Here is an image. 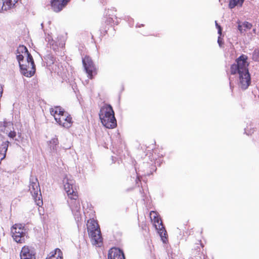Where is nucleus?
Masks as SVG:
<instances>
[{
	"instance_id": "obj_48",
	"label": "nucleus",
	"mask_w": 259,
	"mask_h": 259,
	"mask_svg": "<svg viewBox=\"0 0 259 259\" xmlns=\"http://www.w3.org/2000/svg\"><path fill=\"white\" fill-rule=\"evenodd\" d=\"M1 131L2 132H4V130H3V129L1 130Z\"/></svg>"
},
{
	"instance_id": "obj_41",
	"label": "nucleus",
	"mask_w": 259,
	"mask_h": 259,
	"mask_svg": "<svg viewBox=\"0 0 259 259\" xmlns=\"http://www.w3.org/2000/svg\"><path fill=\"white\" fill-rule=\"evenodd\" d=\"M144 26V24H141L140 25H138V24H137L136 27H142H142H143Z\"/></svg>"
},
{
	"instance_id": "obj_8",
	"label": "nucleus",
	"mask_w": 259,
	"mask_h": 259,
	"mask_svg": "<svg viewBox=\"0 0 259 259\" xmlns=\"http://www.w3.org/2000/svg\"><path fill=\"white\" fill-rule=\"evenodd\" d=\"M198 243H195L194 247L192 249L191 256L189 259H205V255L202 250L204 245L201 240L198 241Z\"/></svg>"
},
{
	"instance_id": "obj_42",
	"label": "nucleus",
	"mask_w": 259,
	"mask_h": 259,
	"mask_svg": "<svg viewBox=\"0 0 259 259\" xmlns=\"http://www.w3.org/2000/svg\"><path fill=\"white\" fill-rule=\"evenodd\" d=\"M3 92V90H0V98H1L2 97V96Z\"/></svg>"
},
{
	"instance_id": "obj_24",
	"label": "nucleus",
	"mask_w": 259,
	"mask_h": 259,
	"mask_svg": "<svg viewBox=\"0 0 259 259\" xmlns=\"http://www.w3.org/2000/svg\"><path fill=\"white\" fill-rule=\"evenodd\" d=\"M27 55V62L28 63H30L31 66H32V68H35V65L34 63V60L31 54L29 52V51L26 53Z\"/></svg>"
},
{
	"instance_id": "obj_36",
	"label": "nucleus",
	"mask_w": 259,
	"mask_h": 259,
	"mask_svg": "<svg viewBox=\"0 0 259 259\" xmlns=\"http://www.w3.org/2000/svg\"><path fill=\"white\" fill-rule=\"evenodd\" d=\"M238 29L239 30V31L241 33H243V29H242V26L241 25L239 24L238 25Z\"/></svg>"
},
{
	"instance_id": "obj_16",
	"label": "nucleus",
	"mask_w": 259,
	"mask_h": 259,
	"mask_svg": "<svg viewBox=\"0 0 259 259\" xmlns=\"http://www.w3.org/2000/svg\"><path fill=\"white\" fill-rule=\"evenodd\" d=\"M103 125L108 128H113L117 125L116 119L114 116H110L105 119H102Z\"/></svg>"
},
{
	"instance_id": "obj_9",
	"label": "nucleus",
	"mask_w": 259,
	"mask_h": 259,
	"mask_svg": "<svg viewBox=\"0 0 259 259\" xmlns=\"http://www.w3.org/2000/svg\"><path fill=\"white\" fill-rule=\"evenodd\" d=\"M36 250L34 247L28 245L24 246L21 250V259H35Z\"/></svg>"
},
{
	"instance_id": "obj_17",
	"label": "nucleus",
	"mask_w": 259,
	"mask_h": 259,
	"mask_svg": "<svg viewBox=\"0 0 259 259\" xmlns=\"http://www.w3.org/2000/svg\"><path fill=\"white\" fill-rule=\"evenodd\" d=\"M19 67L21 73L26 77H30L33 76L35 73V68H31V69L28 71L27 70L28 66L26 64L20 63Z\"/></svg>"
},
{
	"instance_id": "obj_46",
	"label": "nucleus",
	"mask_w": 259,
	"mask_h": 259,
	"mask_svg": "<svg viewBox=\"0 0 259 259\" xmlns=\"http://www.w3.org/2000/svg\"><path fill=\"white\" fill-rule=\"evenodd\" d=\"M3 127V124H0V127Z\"/></svg>"
},
{
	"instance_id": "obj_38",
	"label": "nucleus",
	"mask_w": 259,
	"mask_h": 259,
	"mask_svg": "<svg viewBox=\"0 0 259 259\" xmlns=\"http://www.w3.org/2000/svg\"><path fill=\"white\" fill-rule=\"evenodd\" d=\"M245 0H237L238 2H240V6L241 7Z\"/></svg>"
},
{
	"instance_id": "obj_20",
	"label": "nucleus",
	"mask_w": 259,
	"mask_h": 259,
	"mask_svg": "<svg viewBox=\"0 0 259 259\" xmlns=\"http://www.w3.org/2000/svg\"><path fill=\"white\" fill-rule=\"evenodd\" d=\"M9 143L8 141H6L3 142L0 146V159L1 160L4 159L6 157Z\"/></svg>"
},
{
	"instance_id": "obj_5",
	"label": "nucleus",
	"mask_w": 259,
	"mask_h": 259,
	"mask_svg": "<svg viewBox=\"0 0 259 259\" xmlns=\"http://www.w3.org/2000/svg\"><path fill=\"white\" fill-rule=\"evenodd\" d=\"M29 191L36 204L40 206L43 204V202L37 178L31 175L29 179Z\"/></svg>"
},
{
	"instance_id": "obj_15",
	"label": "nucleus",
	"mask_w": 259,
	"mask_h": 259,
	"mask_svg": "<svg viewBox=\"0 0 259 259\" xmlns=\"http://www.w3.org/2000/svg\"><path fill=\"white\" fill-rule=\"evenodd\" d=\"M55 120L60 125L66 128L70 127L72 124V117L68 114L66 116L55 117Z\"/></svg>"
},
{
	"instance_id": "obj_26",
	"label": "nucleus",
	"mask_w": 259,
	"mask_h": 259,
	"mask_svg": "<svg viewBox=\"0 0 259 259\" xmlns=\"http://www.w3.org/2000/svg\"><path fill=\"white\" fill-rule=\"evenodd\" d=\"M252 59L255 62H259V49H255L252 53Z\"/></svg>"
},
{
	"instance_id": "obj_34",
	"label": "nucleus",
	"mask_w": 259,
	"mask_h": 259,
	"mask_svg": "<svg viewBox=\"0 0 259 259\" xmlns=\"http://www.w3.org/2000/svg\"><path fill=\"white\" fill-rule=\"evenodd\" d=\"M1 124H3V127L4 128L7 127L9 125H10L11 123L10 122H8L6 120L4 121L3 122H0Z\"/></svg>"
},
{
	"instance_id": "obj_37",
	"label": "nucleus",
	"mask_w": 259,
	"mask_h": 259,
	"mask_svg": "<svg viewBox=\"0 0 259 259\" xmlns=\"http://www.w3.org/2000/svg\"><path fill=\"white\" fill-rule=\"evenodd\" d=\"M55 109H56L58 110V113H59V111H61L63 109V108L60 106H55Z\"/></svg>"
},
{
	"instance_id": "obj_2",
	"label": "nucleus",
	"mask_w": 259,
	"mask_h": 259,
	"mask_svg": "<svg viewBox=\"0 0 259 259\" xmlns=\"http://www.w3.org/2000/svg\"><path fill=\"white\" fill-rule=\"evenodd\" d=\"M248 57L242 54L235 60V63L231 65L230 73L235 75L238 73L249 72L248 66L249 63L247 62Z\"/></svg>"
},
{
	"instance_id": "obj_32",
	"label": "nucleus",
	"mask_w": 259,
	"mask_h": 259,
	"mask_svg": "<svg viewBox=\"0 0 259 259\" xmlns=\"http://www.w3.org/2000/svg\"><path fill=\"white\" fill-rule=\"evenodd\" d=\"M58 115L60 116V117H62L63 116H66V114H68V113L66 112L65 110L63 109L61 111H59V113H58Z\"/></svg>"
},
{
	"instance_id": "obj_30",
	"label": "nucleus",
	"mask_w": 259,
	"mask_h": 259,
	"mask_svg": "<svg viewBox=\"0 0 259 259\" xmlns=\"http://www.w3.org/2000/svg\"><path fill=\"white\" fill-rule=\"evenodd\" d=\"M50 111L51 114L52 116H53L54 117V118H55V117H56V114H58V110L56 109H55V108H51L50 109Z\"/></svg>"
},
{
	"instance_id": "obj_22",
	"label": "nucleus",
	"mask_w": 259,
	"mask_h": 259,
	"mask_svg": "<svg viewBox=\"0 0 259 259\" xmlns=\"http://www.w3.org/2000/svg\"><path fill=\"white\" fill-rule=\"evenodd\" d=\"M45 39L46 41L48 42V45H50L51 49L53 50L54 51H56L57 50H58V47L57 42L53 40L51 36L48 35V36H47Z\"/></svg>"
},
{
	"instance_id": "obj_28",
	"label": "nucleus",
	"mask_w": 259,
	"mask_h": 259,
	"mask_svg": "<svg viewBox=\"0 0 259 259\" xmlns=\"http://www.w3.org/2000/svg\"><path fill=\"white\" fill-rule=\"evenodd\" d=\"M215 25L218 29V33L221 36L222 34L223 28L218 23L217 21H215Z\"/></svg>"
},
{
	"instance_id": "obj_47",
	"label": "nucleus",
	"mask_w": 259,
	"mask_h": 259,
	"mask_svg": "<svg viewBox=\"0 0 259 259\" xmlns=\"http://www.w3.org/2000/svg\"><path fill=\"white\" fill-rule=\"evenodd\" d=\"M15 141H19V140H18L17 139H15Z\"/></svg>"
},
{
	"instance_id": "obj_45",
	"label": "nucleus",
	"mask_w": 259,
	"mask_h": 259,
	"mask_svg": "<svg viewBox=\"0 0 259 259\" xmlns=\"http://www.w3.org/2000/svg\"><path fill=\"white\" fill-rule=\"evenodd\" d=\"M253 31L254 33H255L256 29H253Z\"/></svg>"
},
{
	"instance_id": "obj_43",
	"label": "nucleus",
	"mask_w": 259,
	"mask_h": 259,
	"mask_svg": "<svg viewBox=\"0 0 259 259\" xmlns=\"http://www.w3.org/2000/svg\"><path fill=\"white\" fill-rule=\"evenodd\" d=\"M41 28H44V24L43 23H41Z\"/></svg>"
},
{
	"instance_id": "obj_3",
	"label": "nucleus",
	"mask_w": 259,
	"mask_h": 259,
	"mask_svg": "<svg viewBox=\"0 0 259 259\" xmlns=\"http://www.w3.org/2000/svg\"><path fill=\"white\" fill-rule=\"evenodd\" d=\"M28 229L26 228L24 224H16L11 228L13 234L12 237L17 243H23L29 238L28 235Z\"/></svg>"
},
{
	"instance_id": "obj_23",
	"label": "nucleus",
	"mask_w": 259,
	"mask_h": 259,
	"mask_svg": "<svg viewBox=\"0 0 259 259\" xmlns=\"http://www.w3.org/2000/svg\"><path fill=\"white\" fill-rule=\"evenodd\" d=\"M113 23V20L112 18H110V17H108V18H106V20L105 22V23L108 25V29L106 28V27L105 28H100V31L101 32V33L102 32V31H104V34L107 33V31L109 29V26H110V25H112V24Z\"/></svg>"
},
{
	"instance_id": "obj_21",
	"label": "nucleus",
	"mask_w": 259,
	"mask_h": 259,
	"mask_svg": "<svg viewBox=\"0 0 259 259\" xmlns=\"http://www.w3.org/2000/svg\"><path fill=\"white\" fill-rule=\"evenodd\" d=\"M50 254V256L46 259H63V252L59 248H56Z\"/></svg>"
},
{
	"instance_id": "obj_19",
	"label": "nucleus",
	"mask_w": 259,
	"mask_h": 259,
	"mask_svg": "<svg viewBox=\"0 0 259 259\" xmlns=\"http://www.w3.org/2000/svg\"><path fill=\"white\" fill-rule=\"evenodd\" d=\"M44 65L47 67L51 66L56 61V57L51 53H48L44 56Z\"/></svg>"
},
{
	"instance_id": "obj_11",
	"label": "nucleus",
	"mask_w": 259,
	"mask_h": 259,
	"mask_svg": "<svg viewBox=\"0 0 259 259\" xmlns=\"http://www.w3.org/2000/svg\"><path fill=\"white\" fill-rule=\"evenodd\" d=\"M153 220L155 223L159 224L158 233L160 236L161 237L162 242L163 243H166L167 241V234L164 225L162 224L161 218H158L157 216L154 215L153 217Z\"/></svg>"
},
{
	"instance_id": "obj_49",
	"label": "nucleus",
	"mask_w": 259,
	"mask_h": 259,
	"mask_svg": "<svg viewBox=\"0 0 259 259\" xmlns=\"http://www.w3.org/2000/svg\"><path fill=\"white\" fill-rule=\"evenodd\" d=\"M112 160L113 161V156H112Z\"/></svg>"
},
{
	"instance_id": "obj_44",
	"label": "nucleus",
	"mask_w": 259,
	"mask_h": 259,
	"mask_svg": "<svg viewBox=\"0 0 259 259\" xmlns=\"http://www.w3.org/2000/svg\"><path fill=\"white\" fill-rule=\"evenodd\" d=\"M3 90L2 85L0 84V90Z\"/></svg>"
},
{
	"instance_id": "obj_13",
	"label": "nucleus",
	"mask_w": 259,
	"mask_h": 259,
	"mask_svg": "<svg viewBox=\"0 0 259 259\" xmlns=\"http://www.w3.org/2000/svg\"><path fill=\"white\" fill-rule=\"evenodd\" d=\"M70 0H51V6L53 11L58 13L65 8Z\"/></svg>"
},
{
	"instance_id": "obj_33",
	"label": "nucleus",
	"mask_w": 259,
	"mask_h": 259,
	"mask_svg": "<svg viewBox=\"0 0 259 259\" xmlns=\"http://www.w3.org/2000/svg\"><path fill=\"white\" fill-rule=\"evenodd\" d=\"M8 136L9 137H10V138H12V139H14V138L16 137V132L15 131H11L9 134H8Z\"/></svg>"
},
{
	"instance_id": "obj_4",
	"label": "nucleus",
	"mask_w": 259,
	"mask_h": 259,
	"mask_svg": "<svg viewBox=\"0 0 259 259\" xmlns=\"http://www.w3.org/2000/svg\"><path fill=\"white\" fill-rule=\"evenodd\" d=\"M87 230L89 235L94 242L95 244H98L102 242V237L99 226L94 220L89 221L87 224Z\"/></svg>"
},
{
	"instance_id": "obj_1",
	"label": "nucleus",
	"mask_w": 259,
	"mask_h": 259,
	"mask_svg": "<svg viewBox=\"0 0 259 259\" xmlns=\"http://www.w3.org/2000/svg\"><path fill=\"white\" fill-rule=\"evenodd\" d=\"M63 183L64 189L69 198V200H67V202L72 210L76 211L77 212L80 210V206L77 195V192L75 185V181L71 177L68 178L66 176L63 178Z\"/></svg>"
},
{
	"instance_id": "obj_12",
	"label": "nucleus",
	"mask_w": 259,
	"mask_h": 259,
	"mask_svg": "<svg viewBox=\"0 0 259 259\" xmlns=\"http://www.w3.org/2000/svg\"><path fill=\"white\" fill-rule=\"evenodd\" d=\"M139 171L142 172V176H150L154 171L156 170L155 165L150 164L148 162H143L139 168Z\"/></svg>"
},
{
	"instance_id": "obj_27",
	"label": "nucleus",
	"mask_w": 259,
	"mask_h": 259,
	"mask_svg": "<svg viewBox=\"0 0 259 259\" xmlns=\"http://www.w3.org/2000/svg\"><path fill=\"white\" fill-rule=\"evenodd\" d=\"M238 5L240 6V2H238L237 0H230L229 8L231 9H232Z\"/></svg>"
},
{
	"instance_id": "obj_7",
	"label": "nucleus",
	"mask_w": 259,
	"mask_h": 259,
	"mask_svg": "<svg viewBox=\"0 0 259 259\" xmlns=\"http://www.w3.org/2000/svg\"><path fill=\"white\" fill-rule=\"evenodd\" d=\"M237 83L238 88L242 91L247 90L251 83V75L249 72L238 73Z\"/></svg>"
},
{
	"instance_id": "obj_29",
	"label": "nucleus",
	"mask_w": 259,
	"mask_h": 259,
	"mask_svg": "<svg viewBox=\"0 0 259 259\" xmlns=\"http://www.w3.org/2000/svg\"><path fill=\"white\" fill-rule=\"evenodd\" d=\"M243 26L245 28H246V29H250L251 28V27H252V24L248 22H247V21H245L243 23Z\"/></svg>"
},
{
	"instance_id": "obj_18",
	"label": "nucleus",
	"mask_w": 259,
	"mask_h": 259,
	"mask_svg": "<svg viewBox=\"0 0 259 259\" xmlns=\"http://www.w3.org/2000/svg\"><path fill=\"white\" fill-rule=\"evenodd\" d=\"M47 143L51 153L57 152V148L59 144L57 136H55V137L48 141Z\"/></svg>"
},
{
	"instance_id": "obj_40",
	"label": "nucleus",
	"mask_w": 259,
	"mask_h": 259,
	"mask_svg": "<svg viewBox=\"0 0 259 259\" xmlns=\"http://www.w3.org/2000/svg\"><path fill=\"white\" fill-rule=\"evenodd\" d=\"M229 79H230V89L232 90L233 88V86L232 85L231 81L230 80V78H229Z\"/></svg>"
},
{
	"instance_id": "obj_35",
	"label": "nucleus",
	"mask_w": 259,
	"mask_h": 259,
	"mask_svg": "<svg viewBox=\"0 0 259 259\" xmlns=\"http://www.w3.org/2000/svg\"><path fill=\"white\" fill-rule=\"evenodd\" d=\"M218 43L220 47H222L223 45L224 44L223 39L221 38L220 36L218 37Z\"/></svg>"
},
{
	"instance_id": "obj_6",
	"label": "nucleus",
	"mask_w": 259,
	"mask_h": 259,
	"mask_svg": "<svg viewBox=\"0 0 259 259\" xmlns=\"http://www.w3.org/2000/svg\"><path fill=\"white\" fill-rule=\"evenodd\" d=\"M82 62L89 78L93 79L94 76L97 74V70L91 58L89 56H85L82 58Z\"/></svg>"
},
{
	"instance_id": "obj_14",
	"label": "nucleus",
	"mask_w": 259,
	"mask_h": 259,
	"mask_svg": "<svg viewBox=\"0 0 259 259\" xmlns=\"http://www.w3.org/2000/svg\"><path fill=\"white\" fill-rule=\"evenodd\" d=\"M108 259H125V258L122 249L113 247L108 251Z\"/></svg>"
},
{
	"instance_id": "obj_10",
	"label": "nucleus",
	"mask_w": 259,
	"mask_h": 259,
	"mask_svg": "<svg viewBox=\"0 0 259 259\" xmlns=\"http://www.w3.org/2000/svg\"><path fill=\"white\" fill-rule=\"evenodd\" d=\"M100 119H105L110 116H114V112L111 105L105 104L100 110L99 114Z\"/></svg>"
},
{
	"instance_id": "obj_39",
	"label": "nucleus",
	"mask_w": 259,
	"mask_h": 259,
	"mask_svg": "<svg viewBox=\"0 0 259 259\" xmlns=\"http://www.w3.org/2000/svg\"><path fill=\"white\" fill-rule=\"evenodd\" d=\"M135 170H136V172L137 174V179H138L139 181H140V174L138 173L136 167H135Z\"/></svg>"
},
{
	"instance_id": "obj_31",
	"label": "nucleus",
	"mask_w": 259,
	"mask_h": 259,
	"mask_svg": "<svg viewBox=\"0 0 259 259\" xmlns=\"http://www.w3.org/2000/svg\"><path fill=\"white\" fill-rule=\"evenodd\" d=\"M17 54L18 55H17V56H16V58L19 62V65L20 63H21V62L23 61L24 56L21 54Z\"/></svg>"
},
{
	"instance_id": "obj_25",
	"label": "nucleus",
	"mask_w": 259,
	"mask_h": 259,
	"mask_svg": "<svg viewBox=\"0 0 259 259\" xmlns=\"http://www.w3.org/2000/svg\"><path fill=\"white\" fill-rule=\"evenodd\" d=\"M28 52L27 48L24 45H20L16 50V54L27 53Z\"/></svg>"
}]
</instances>
